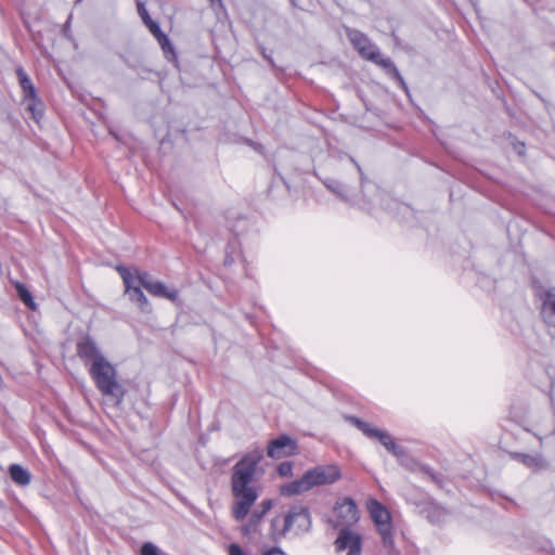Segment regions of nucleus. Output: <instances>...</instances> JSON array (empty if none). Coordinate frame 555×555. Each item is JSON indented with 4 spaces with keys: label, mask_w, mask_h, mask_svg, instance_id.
Here are the masks:
<instances>
[{
    "label": "nucleus",
    "mask_w": 555,
    "mask_h": 555,
    "mask_svg": "<svg viewBox=\"0 0 555 555\" xmlns=\"http://www.w3.org/2000/svg\"><path fill=\"white\" fill-rule=\"evenodd\" d=\"M261 460L260 451H251L244 454L232 468L230 482L234 502L231 513L236 521H243L246 518L259 498L256 481Z\"/></svg>",
    "instance_id": "f257e3e1"
},
{
    "label": "nucleus",
    "mask_w": 555,
    "mask_h": 555,
    "mask_svg": "<svg viewBox=\"0 0 555 555\" xmlns=\"http://www.w3.org/2000/svg\"><path fill=\"white\" fill-rule=\"evenodd\" d=\"M347 37L361 57L380 66L402 89H408L393 62L389 57H383L377 46L365 34L357 29H347Z\"/></svg>",
    "instance_id": "f03ea898"
},
{
    "label": "nucleus",
    "mask_w": 555,
    "mask_h": 555,
    "mask_svg": "<svg viewBox=\"0 0 555 555\" xmlns=\"http://www.w3.org/2000/svg\"><path fill=\"white\" fill-rule=\"evenodd\" d=\"M88 372L96 388L113 405H119L125 396V390L117 379L116 367L107 360L91 363Z\"/></svg>",
    "instance_id": "7ed1b4c3"
},
{
    "label": "nucleus",
    "mask_w": 555,
    "mask_h": 555,
    "mask_svg": "<svg viewBox=\"0 0 555 555\" xmlns=\"http://www.w3.org/2000/svg\"><path fill=\"white\" fill-rule=\"evenodd\" d=\"M369 512L372 520L377 526L383 544L385 546H391L393 544V540L391 531V516L388 509L378 501L372 500L369 504Z\"/></svg>",
    "instance_id": "20e7f679"
},
{
    "label": "nucleus",
    "mask_w": 555,
    "mask_h": 555,
    "mask_svg": "<svg viewBox=\"0 0 555 555\" xmlns=\"http://www.w3.org/2000/svg\"><path fill=\"white\" fill-rule=\"evenodd\" d=\"M335 519L333 525L335 528L350 529L359 520V509L356 502L351 498H345L336 502L334 506Z\"/></svg>",
    "instance_id": "39448f33"
},
{
    "label": "nucleus",
    "mask_w": 555,
    "mask_h": 555,
    "mask_svg": "<svg viewBox=\"0 0 555 555\" xmlns=\"http://www.w3.org/2000/svg\"><path fill=\"white\" fill-rule=\"evenodd\" d=\"M310 488L333 485L341 478L338 465H320L306 472Z\"/></svg>",
    "instance_id": "423d86ee"
},
{
    "label": "nucleus",
    "mask_w": 555,
    "mask_h": 555,
    "mask_svg": "<svg viewBox=\"0 0 555 555\" xmlns=\"http://www.w3.org/2000/svg\"><path fill=\"white\" fill-rule=\"evenodd\" d=\"M353 423L357 425V427L370 439H375L380 442L385 447V449L393 454L395 456L399 457L403 455V450L398 447L392 439V437L378 428L372 427L369 423L360 421L358 418H352Z\"/></svg>",
    "instance_id": "0eeeda50"
},
{
    "label": "nucleus",
    "mask_w": 555,
    "mask_h": 555,
    "mask_svg": "<svg viewBox=\"0 0 555 555\" xmlns=\"http://www.w3.org/2000/svg\"><path fill=\"white\" fill-rule=\"evenodd\" d=\"M76 354L89 367L91 363L101 362L106 359L96 341L89 335L77 341Z\"/></svg>",
    "instance_id": "6e6552de"
},
{
    "label": "nucleus",
    "mask_w": 555,
    "mask_h": 555,
    "mask_svg": "<svg viewBox=\"0 0 555 555\" xmlns=\"http://www.w3.org/2000/svg\"><path fill=\"white\" fill-rule=\"evenodd\" d=\"M285 516V528L289 529V532L293 531L295 534H299L310 529L311 518L307 507L292 506Z\"/></svg>",
    "instance_id": "1a4fd4ad"
},
{
    "label": "nucleus",
    "mask_w": 555,
    "mask_h": 555,
    "mask_svg": "<svg viewBox=\"0 0 555 555\" xmlns=\"http://www.w3.org/2000/svg\"><path fill=\"white\" fill-rule=\"evenodd\" d=\"M334 544L337 552L347 550L348 552L346 555H361V535L350 529H340Z\"/></svg>",
    "instance_id": "9d476101"
},
{
    "label": "nucleus",
    "mask_w": 555,
    "mask_h": 555,
    "mask_svg": "<svg viewBox=\"0 0 555 555\" xmlns=\"http://www.w3.org/2000/svg\"><path fill=\"white\" fill-rule=\"evenodd\" d=\"M297 443L286 435L271 440L267 448V455L272 459H282L296 454Z\"/></svg>",
    "instance_id": "9b49d317"
},
{
    "label": "nucleus",
    "mask_w": 555,
    "mask_h": 555,
    "mask_svg": "<svg viewBox=\"0 0 555 555\" xmlns=\"http://www.w3.org/2000/svg\"><path fill=\"white\" fill-rule=\"evenodd\" d=\"M542 317L550 330H554L553 334L555 335V289H550L545 295Z\"/></svg>",
    "instance_id": "f8f14e48"
},
{
    "label": "nucleus",
    "mask_w": 555,
    "mask_h": 555,
    "mask_svg": "<svg viewBox=\"0 0 555 555\" xmlns=\"http://www.w3.org/2000/svg\"><path fill=\"white\" fill-rule=\"evenodd\" d=\"M310 489L311 488L305 473L301 478L281 486L280 493L285 496H292L309 491Z\"/></svg>",
    "instance_id": "ddd939ff"
},
{
    "label": "nucleus",
    "mask_w": 555,
    "mask_h": 555,
    "mask_svg": "<svg viewBox=\"0 0 555 555\" xmlns=\"http://www.w3.org/2000/svg\"><path fill=\"white\" fill-rule=\"evenodd\" d=\"M147 292L154 297L166 298L172 302L177 301L179 296L176 288H169L160 281H154L153 284H149Z\"/></svg>",
    "instance_id": "4468645a"
},
{
    "label": "nucleus",
    "mask_w": 555,
    "mask_h": 555,
    "mask_svg": "<svg viewBox=\"0 0 555 555\" xmlns=\"http://www.w3.org/2000/svg\"><path fill=\"white\" fill-rule=\"evenodd\" d=\"M512 459L520 462L526 467L532 470H539L545 466V462L540 454H527V453H512Z\"/></svg>",
    "instance_id": "2eb2a0df"
},
{
    "label": "nucleus",
    "mask_w": 555,
    "mask_h": 555,
    "mask_svg": "<svg viewBox=\"0 0 555 555\" xmlns=\"http://www.w3.org/2000/svg\"><path fill=\"white\" fill-rule=\"evenodd\" d=\"M16 76L23 90L24 100L35 99L37 96L36 88L23 67L16 68Z\"/></svg>",
    "instance_id": "dca6fc26"
},
{
    "label": "nucleus",
    "mask_w": 555,
    "mask_h": 555,
    "mask_svg": "<svg viewBox=\"0 0 555 555\" xmlns=\"http://www.w3.org/2000/svg\"><path fill=\"white\" fill-rule=\"evenodd\" d=\"M11 479L18 486H28L31 481L30 473L18 464H12L9 467Z\"/></svg>",
    "instance_id": "f3484780"
},
{
    "label": "nucleus",
    "mask_w": 555,
    "mask_h": 555,
    "mask_svg": "<svg viewBox=\"0 0 555 555\" xmlns=\"http://www.w3.org/2000/svg\"><path fill=\"white\" fill-rule=\"evenodd\" d=\"M116 271L119 273L120 278L122 279L126 293L133 291L135 287H139V283L137 280V269L134 270V273H132L128 268L125 266H117Z\"/></svg>",
    "instance_id": "a211bd4d"
},
{
    "label": "nucleus",
    "mask_w": 555,
    "mask_h": 555,
    "mask_svg": "<svg viewBox=\"0 0 555 555\" xmlns=\"http://www.w3.org/2000/svg\"><path fill=\"white\" fill-rule=\"evenodd\" d=\"M286 525V516H276L271 521V528H270V535L272 540H278L282 537H284L287 532H289V529L285 528Z\"/></svg>",
    "instance_id": "6ab92c4d"
},
{
    "label": "nucleus",
    "mask_w": 555,
    "mask_h": 555,
    "mask_svg": "<svg viewBox=\"0 0 555 555\" xmlns=\"http://www.w3.org/2000/svg\"><path fill=\"white\" fill-rule=\"evenodd\" d=\"M14 286H15L17 295H18L20 299L23 301V304L30 310L35 311L37 309V305L33 298V295L26 288V286L21 282H16L14 284Z\"/></svg>",
    "instance_id": "aec40b11"
},
{
    "label": "nucleus",
    "mask_w": 555,
    "mask_h": 555,
    "mask_svg": "<svg viewBox=\"0 0 555 555\" xmlns=\"http://www.w3.org/2000/svg\"><path fill=\"white\" fill-rule=\"evenodd\" d=\"M138 13L140 15V17L142 18L144 25L149 28V30L154 35L156 34H160V27L159 25L153 21L147 12V10L145 9L144 4L139 2L138 3Z\"/></svg>",
    "instance_id": "412c9836"
},
{
    "label": "nucleus",
    "mask_w": 555,
    "mask_h": 555,
    "mask_svg": "<svg viewBox=\"0 0 555 555\" xmlns=\"http://www.w3.org/2000/svg\"><path fill=\"white\" fill-rule=\"evenodd\" d=\"M127 294L129 295L130 300L137 302L139 305V308L142 311L150 310V308H151L150 301L146 298V296L144 295V293L142 292L140 286L135 287L131 292H127Z\"/></svg>",
    "instance_id": "4be33fe9"
},
{
    "label": "nucleus",
    "mask_w": 555,
    "mask_h": 555,
    "mask_svg": "<svg viewBox=\"0 0 555 555\" xmlns=\"http://www.w3.org/2000/svg\"><path fill=\"white\" fill-rule=\"evenodd\" d=\"M154 37L157 39L159 46L162 47L165 55L167 59H176V52H175V48L172 46V43L170 42V39L168 38V36L166 34H164L162 30H160V34H156L154 35Z\"/></svg>",
    "instance_id": "5701e85b"
},
{
    "label": "nucleus",
    "mask_w": 555,
    "mask_h": 555,
    "mask_svg": "<svg viewBox=\"0 0 555 555\" xmlns=\"http://www.w3.org/2000/svg\"><path fill=\"white\" fill-rule=\"evenodd\" d=\"M27 101H28L27 111L31 114V117L36 121H39V119L43 115L41 101L38 99V96H36L35 99H28Z\"/></svg>",
    "instance_id": "b1692460"
},
{
    "label": "nucleus",
    "mask_w": 555,
    "mask_h": 555,
    "mask_svg": "<svg viewBox=\"0 0 555 555\" xmlns=\"http://www.w3.org/2000/svg\"><path fill=\"white\" fill-rule=\"evenodd\" d=\"M447 516V511L441 507V506H438V505H433L429 509H428V519L430 522L433 524H438L440 521H442Z\"/></svg>",
    "instance_id": "393cba45"
},
{
    "label": "nucleus",
    "mask_w": 555,
    "mask_h": 555,
    "mask_svg": "<svg viewBox=\"0 0 555 555\" xmlns=\"http://www.w3.org/2000/svg\"><path fill=\"white\" fill-rule=\"evenodd\" d=\"M264 513H261V511L257 507L255 508L249 517L248 524L245 527V531H255L259 522L261 521L262 517L264 516Z\"/></svg>",
    "instance_id": "a878e982"
},
{
    "label": "nucleus",
    "mask_w": 555,
    "mask_h": 555,
    "mask_svg": "<svg viewBox=\"0 0 555 555\" xmlns=\"http://www.w3.org/2000/svg\"><path fill=\"white\" fill-rule=\"evenodd\" d=\"M137 280L140 287H144L147 291V285L153 284V280L149 272L137 269Z\"/></svg>",
    "instance_id": "bb28decb"
},
{
    "label": "nucleus",
    "mask_w": 555,
    "mask_h": 555,
    "mask_svg": "<svg viewBox=\"0 0 555 555\" xmlns=\"http://www.w3.org/2000/svg\"><path fill=\"white\" fill-rule=\"evenodd\" d=\"M278 473L282 477H289L293 473V464L291 462H283L278 466Z\"/></svg>",
    "instance_id": "cd10ccee"
},
{
    "label": "nucleus",
    "mask_w": 555,
    "mask_h": 555,
    "mask_svg": "<svg viewBox=\"0 0 555 555\" xmlns=\"http://www.w3.org/2000/svg\"><path fill=\"white\" fill-rule=\"evenodd\" d=\"M141 555H160L159 550L156 545L151 542H146L141 547Z\"/></svg>",
    "instance_id": "c85d7f7f"
},
{
    "label": "nucleus",
    "mask_w": 555,
    "mask_h": 555,
    "mask_svg": "<svg viewBox=\"0 0 555 555\" xmlns=\"http://www.w3.org/2000/svg\"><path fill=\"white\" fill-rule=\"evenodd\" d=\"M229 555H248L238 544L232 543L229 546Z\"/></svg>",
    "instance_id": "c756f323"
},
{
    "label": "nucleus",
    "mask_w": 555,
    "mask_h": 555,
    "mask_svg": "<svg viewBox=\"0 0 555 555\" xmlns=\"http://www.w3.org/2000/svg\"><path fill=\"white\" fill-rule=\"evenodd\" d=\"M273 506V501L271 499L262 500L259 504L258 508L261 511V513L267 514Z\"/></svg>",
    "instance_id": "7c9ffc66"
},
{
    "label": "nucleus",
    "mask_w": 555,
    "mask_h": 555,
    "mask_svg": "<svg viewBox=\"0 0 555 555\" xmlns=\"http://www.w3.org/2000/svg\"><path fill=\"white\" fill-rule=\"evenodd\" d=\"M264 555H286V554L279 547H272L271 550L266 552Z\"/></svg>",
    "instance_id": "2f4dec72"
},
{
    "label": "nucleus",
    "mask_w": 555,
    "mask_h": 555,
    "mask_svg": "<svg viewBox=\"0 0 555 555\" xmlns=\"http://www.w3.org/2000/svg\"><path fill=\"white\" fill-rule=\"evenodd\" d=\"M248 144H249L250 146H253V149H254V150L258 151L259 153H262V146H261V145L256 144V143H254V142H251V141H248Z\"/></svg>",
    "instance_id": "473e14b6"
},
{
    "label": "nucleus",
    "mask_w": 555,
    "mask_h": 555,
    "mask_svg": "<svg viewBox=\"0 0 555 555\" xmlns=\"http://www.w3.org/2000/svg\"><path fill=\"white\" fill-rule=\"evenodd\" d=\"M210 4L214 5L216 2H221V0H209Z\"/></svg>",
    "instance_id": "72a5a7b5"
},
{
    "label": "nucleus",
    "mask_w": 555,
    "mask_h": 555,
    "mask_svg": "<svg viewBox=\"0 0 555 555\" xmlns=\"http://www.w3.org/2000/svg\"><path fill=\"white\" fill-rule=\"evenodd\" d=\"M327 189H331V190H333V191H335V192H338V190L334 189V188H333L332 185H330V184H327Z\"/></svg>",
    "instance_id": "f704fd0d"
},
{
    "label": "nucleus",
    "mask_w": 555,
    "mask_h": 555,
    "mask_svg": "<svg viewBox=\"0 0 555 555\" xmlns=\"http://www.w3.org/2000/svg\"><path fill=\"white\" fill-rule=\"evenodd\" d=\"M358 170L362 173L361 167L357 165Z\"/></svg>",
    "instance_id": "c9c22d12"
}]
</instances>
